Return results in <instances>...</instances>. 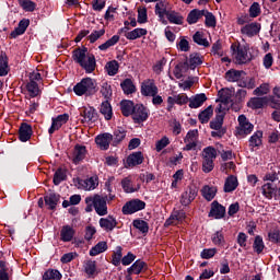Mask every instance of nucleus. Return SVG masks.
Here are the masks:
<instances>
[{
    "label": "nucleus",
    "mask_w": 280,
    "mask_h": 280,
    "mask_svg": "<svg viewBox=\"0 0 280 280\" xmlns=\"http://www.w3.org/2000/svg\"><path fill=\"white\" fill-rule=\"evenodd\" d=\"M72 58L77 65L84 69L85 73H93L95 71V56L89 52L86 48H77L73 50Z\"/></svg>",
    "instance_id": "obj_1"
},
{
    "label": "nucleus",
    "mask_w": 280,
    "mask_h": 280,
    "mask_svg": "<svg viewBox=\"0 0 280 280\" xmlns=\"http://www.w3.org/2000/svg\"><path fill=\"white\" fill-rule=\"evenodd\" d=\"M85 211L91 213L95 209L98 215H106L108 213V206H106V197L100 195L89 196L85 198Z\"/></svg>",
    "instance_id": "obj_2"
},
{
    "label": "nucleus",
    "mask_w": 280,
    "mask_h": 280,
    "mask_svg": "<svg viewBox=\"0 0 280 280\" xmlns=\"http://www.w3.org/2000/svg\"><path fill=\"white\" fill-rule=\"evenodd\" d=\"M97 89V81L91 78H83L79 83L73 86V91L75 95L82 97H91V95H95V91Z\"/></svg>",
    "instance_id": "obj_3"
},
{
    "label": "nucleus",
    "mask_w": 280,
    "mask_h": 280,
    "mask_svg": "<svg viewBox=\"0 0 280 280\" xmlns=\"http://www.w3.org/2000/svg\"><path fill=\"white\" fill-rule=\"evenodd\" d=\"M268 104L271 108H280V102L276 100L275 96L252 97L249 102H247L248 108H253V110L264 108V106H268Z\"/></svg>",
    "instance_id": "obj_4"
},
{
    "label": "nucleus",
    "mask_w": 280,
    "mask_h": 280,
    "mask_svg": "<svg viewBox=\"0 0 280 280\" xmlns=\"http://www.w3.org/2000/svg\"><path fill=\"white\" fill-rule=\"evenodd\" d=\"M255 126L246 119V116H238V126L236 127V137H246L253 132Z\"/></svg>",
    "instance_id": "obj_5"
},
{
    "label": "nucleus",
    "mask_w": 280,
    "mask_h": 280,
    "mask_svg": "<svg viewBox=\"0 0 280 280\" xmlns=\"http://www.w3.org/2000/svg\"><path fill=\"white\" fill-rule=\"evenodd\" d=\"M233 56L236 65H246V62H250L252 60V57L248 54V48L242 45H236V50Z\"/></svg>",
    "instance_id": "obj_6"
},
{
    "label": "nucleus",
    "mask_w": 280,
    "mask_h": 280,
    "mask_svg": "<svg viewBox=\"0 0 280 280\" xmlns=\"http://www.w3.org/2000/svg\"><path fill=\"white\" fill-rule=\"evenodd\" d=\"M184 143L186 144L183 149L185 152L196 150L198 148V129L189 130L184 138Z\"/></svg>",
    "instance_id": "obj_7"
},
{
    "label": "nucleus",
    "mask_w": 280,
    "mask_h": 280,
    "mask_svg": "<svg viewBox=\"0 0 280 280\" xmlns=\"http://www.w3.org/2000/svg\"><path fill=\"white\" fill-rule=\"evenodd\" d=\"M141 95L144 97H154V95H159V88L153 79H147L142 82Z\"/></svg>",
    "instance_id": "obj_8"
},
{
    "label": "nucleus",
    "mask_w": 280,
    "mask_h": 280,
    "mask_svg": "<svg viewBox=\"0 0 280 280\" xmlns=\"http://www.w3.org/2000/svg\"><path fill=\"white\" fill-rule=\"evenodd\" d=\"M197 196H198V188L194 185H190L186 187L185 190L183 191L180 197V203L184 207H189V203L194 202Z\"/></svg>",
    "instance_id": "obj_9"
},
{
    "label": "nucleus",
    "mask_w": 280,
    "mask_h": 280,
    "mask_svg": "<svg viewBox=\"0 0 280 280\" xmlns=\"http://www.w3.org/2000/svg\"><path fill=\"white\" fill-rule=\"evenodd\" d=\"M142 209H145V203L142 200L133 199L122 207V213L125 215H132L137 211H142Z\"/></svg>",
    "instance_id": "obj_10"
},
{
    "label": "nucleus",
    "mask_w": 280,
    "mask_h": 280,
    "mask_svg": "<svg viewBox=\"0 0 280 280\" xmlns=\"http://www.w3.org/2000/svg\"><path fill=\"white\" fill-rule=\"evenodd\" d=\"M121 187L126 194H135L141 189V185L135 184V177L129 175L121 180Z\"/></svg>",
    "instance_id": "obj_11"
},
{
    "label": "nucleus",
    "mask_w": 280,
    "mask_h": 280,
    "mask_svg": "<svg viewBox=\"0 0 280 280\" xmlns=\"http://www.w3.org/2000/svg\"><path fill=\"white\" fill-rule=\"evenodd\" d=\"M100 185V178L97 176H92L86 179L79 180V189H84V191H93V189H97Z\"/></svg>",
    "instance_id": "obj_12"
},
{
    "label": "nucleus",
    "mask_w": 280,
    "mask_h": 280,
    "mask_svg": "<svg viewBox=\"0 0 280 280\" xmlns=\"http://www.w3.org/2000/svg\"><path fill=\"white\" fill-rule=\"evenodd\" d=\"M86 159V147L77 144L73 149L71 161L74 165L82 163Z\"/></svg>",
    "instance_id": "obj_13"
},
{
    "label": "nucleus",
    "mask_w": 280,
    "mask_h": 280,
    "mask_svg": "<svg viewBox=\"0 0 280 280\" xmlns=\"http://www.w3.org/2000/svg\"><path fill=\"white\" fill-rule=\"evenodd\" d=\"M187 218L185 211L176 210L174 211L171 217L165 221V226H177V224L183 223V221Z\"/></svg>",
    "instance_id": "obj_14"
},
{
    "label": "nucleus",
    "mask_w": 280,
    "mask_h": 280,
    "mask_svg": "<svg viewBox=\"0 0 280 280\" xmlns=\"http://www.w3.org/2000/svg\"><path fill=\"white\" fill-rule=\"evenodd\" d=\"M132 119L136 124H141V121H145L149 117V110L143 105H136L133 109Z\"/></svg>",
    "instance_id": "obj_15"
},
{
    "label": "nucleus",
    "mask_w": 280,
    "mask_h": 280,
    "mask_svg": "<svg viewBox=\"0 0 280 280\" xmlns=\"http://www.w3.org/2000/svg\"><path fill=\"white\" fill-rule=\"evenodd\" d=\"M80 115L83 117V121L85 122H93L97 121V110H95L92 106H84L80 109Z\"/></svg>",
    "instance_id": "obj_16"
},
{
    "label": "nucleus",
    "mask_w": 280,
    "mask_h": 280,
    "mask_svg": "<svg viewBox=\"0 0 280 280\" xmlns=\"http://www.w3.org/2000/svg\"><path fill=\"white\" fill-rule=\"evenodd\" d=\"M69 121V114H62L52 118L51 127L48 129L49 135H54L55 130H60L65 124Z\"/></svg>",
    "instance_id": "obj_17"
},
{
    "label": "nucleus",
    "mask_w": 280,
    "mask_h": 280,
    "mask_svg": "<svg viewBox=\"0 0 280 280\" xmlns=\"http://www.w3.org/2000/svg\"><path fill=\"white\" fill-rule=\"evenodd\" d=\"M261 30V25L259 23L253 22L241 28V34L244 36H248L253 38V36H257V33Z\"/></svg>",
    "instance_id": "obj_18"
},
{
    "label": "nucleus",
    "mask_w": 280,
    "mask_h": 280,
    "mask_svg": "<svg viewBox=\"0 0 280 280\" xmlns=\"http://www.w3.org/2000/svg\"><path fill=\"white\" fill-rule=\"evenodd\" d=\"M110 141H113V135L103 133L95 138V142L101 150H108L110 148Z\"/></svg>",
    "instance_id": "obj_19"
},
{
    "label": "nucleus",
    "mask_w": 280,
    "mask_h": 280,
    "mask_svg": "<svg viewBox=\"0 0 280 280\" xmlns=\"http://www.w3.org/2000/svg\"><path fill=\"white\" fill-rule=\"evenodd\" d=\"M246 75V72L244 70H235L231 69L225 72V80L226 82H238Z\"/></svg>",
    "instance_id": "obj_20"
},
{
    "label": "nucleus",
    "mask_w": 280,
    "mask_h": 280,
    "mask_svg": "<svg viewBox=\"0 0 280 280\" xmlns=\"http://www.w3.org/2000/svg\"><path fill=\"white\" fill-rule=\"evenodd\" d=\"M168 12L170 10H167L164 2L160 1L155 4V14L159 16L160 22L163 23V25H167V20H165V16H167Z\"/></svg>",
    "instance_id": "obj_21"
},
{
    "label": "nucleus",
    "mask_w": 280,
    "mask_h": 280,
    "mask_svg": "<svg viewBox=\"0 0 280 280\" xmlns=\"http://www.w3.org/2000/svg\"><path fill=\"white\" fill-rule=\"evenodd\" d=\"M224 213H226V208L218 203V201H213L209 215H211L212 218H215V220H221Z\"/></svg>",
    "instance_id": "obj_22"
},
{
    "label": "nucleus",
    "mask_w": 280,
    "mask_h": 280,
    "mask_svg": "<svg viewBox=\"0 0 280 280\" xmlns=\"http://www.w3.org/2000/svg\"><path fill=\"white\" fill-rule=\"evenodd\" d=\"M237 187H240V182L237 180V177L231 175L225 179L223 189L225 194H231L232 191H235Z\"/></svg>",
    "instance_id": "obj_23"
},
{
    "label": "nucleus",
    "mask_w": 280,
    "mask_h": 280,
    "mask_svg": "<svg viewBox=\"0 0 280 280\" xmlns=\"http://www.w3.org/2000/svg\"><path fill=\"white\" fill-rule=\"evenodd\" d=\"M166 19L168 23H172L173 25H183V23H185V18L183 16V14L174 10H170L167 12Z\"/></svg>",
    "instance_id": "obj_24"
},
{
    "label": "nucleus",
    "mask_w": 280,
    "mask_h": 280,
    "mask_svg": "<svg viewBox=\"0 0 280 280\" xmlns=\"http://www.w3.org/2000/svg\"><path fill=\"white\" fill-rule=\"evenodd\" d=\"M20 141L25 143L32 139V126L28 124H22L19 131Z\"/></svg>",
    "instance_id": "obj_25"
},
{
    "label": "nucleus",
    "mask_w": 280,
    "mask_h": 280,
    "mask_svg": "<svg viewBox=\"0 0 280 280\" xmlns=\"http://www.w3.org/2000/svg\"><path fill=\"white\" fill-rule=\"evenodd\" d=\"M27 27H30V20H21L18 27L11 33V38H18V36H23Z\"/></svg>",
    "instance_id": "obj_26"
},
{
    "label": "nucleus",
    "mask_w": 280,
    "mask_h": 280,
    "mask_svg": "<svg viewBox=\"0 0 280 280\" xmlns=\"http://www.w3.org/2000/svg\"><path fill=\"white\" fill-rule=\"evenodd\" d=\"M202 16H205V10H198V9L191 10L187 16L188 25H195V23H198V21H200Z\"/></svg>",
    "instance_id": "obj_27"
},
{
    "label": "nucleus",
    "mask_w": 280,
    "mask_h": 280,
    "mask_svg": "<svg viewBox=\"0 0 280 280\" xmlns=\"http://www.w3.org/2000/svg\"><path fill=\"white\" fill-rule=\"evenodd\" d=\"M143 163V154L141 152H135L127 158V165L129 167H136V165H141Z\"/></svg>",
    "instance_id": "obj_28"
},
{
    "label": "nucleus",
    "mask_w": 280,
    "mask_h": 280,
    "mask_svg": "<svg viewBox=\"0 0 280 280\" xmlns=\"http://www.w3.org/2000/svg\"><path fill=\"white\" fill-rule=\"evenodd\" d=\"M207 102V95L205 93L197 94L189 100V108H200Z\"/></svg>",
    "instance_id": "obj_29"
},
{
    "label": "nucleus",
    "mask_w": 280,
    "mask_h": 280,
    "mask_svg": "<svg viewBox=\"0 0 280 280\" xmlns=\"http://www.w3.org/2000/svg\"><path fill=\"white\" fill-rule=\"evenodd\" d=\"M215 194H218V188L214 186H203L201 189V196H203L205 200L211 202L215 198Z\"/></svg>",
    "instance_id": "obj_30"
},
{
    "label": "nucleus",
    "mask_w": 280,
    "mask_h": 280,
    "mask_svg": "<svg viewBox=\"0 0 280 280\" xmlns=\"http://www.w3.org/2000/svg\"><path fill=\"white\" fill-rule=\"evenodd\" d=\"M100 226L102 229H105V231H113V229H115V226H117V220H115V218L113 217H107V218H102L100 220Z\"/></svg>",
    "instance_id": "obj_31"
},
{
    "label": "nucleus",
    "mask_w": 280,
    "mask_h": 280,
    "mask_svg": "<svg viewBox=\"0 0 280 280\" xmlns=\"http://www.w3.org/2000/svg\"><path fill=\"white\" fill-rule=\"evenodd\" d=\"M121 113L125 117H130L135 113V103L132 101H122L120 103Z\"/></svg>",
    "instance_id": "obj_32"
},
{
    "label": "nucleus",
    "mask_w": 280,
    "mask_h": 280,
    "mask_svg": "<svg viewBox=\"0 0 280 280\" xmlns=\"http://www.w3.org/2000/svg\"><path fill=\"white\" fill-rule=\"evenodd\" d=\"M201 156L203 161H215L218 159V151L213 147H207L202 150Z\"/></svg>",
    "instance_id": "obj_33"
},
{
    "label": "nucleus",
    "mask_w": 280,
    "mask_h": 280,
    "mask_svg": "<svg viewBox=\"0 0 280 280\" xmlns=\"http://www.w3.org/2000/svg\"><path fill=\"white\" fill-rule=\"evenodd\" d=\"M100 113L105 117L107 121L113 119V106L108 101H105L101 104Z\"/></svg>",
    "instance_id": "obj_34"
},
{
    "label": "nucleus",
    "mask_w": 280,
    "mask_h": 280,
    "mask_svg": "<svg viewBox=\"0 0 280 280\" xmlns=\"http://www.w3.org/2000/svg\"><path fill=\"white\" fill-rule=\"evenodd\" d=\"M148 30L145 28H135L131 32L125 34L128 40H137V38H141V36H147Z\"/></svg>",
    "instance_id": "obj_35"
},
{
    "label": "nucleus",
    "mask_w": 280,
    "mask_h": 280,
    "mask_svg": "<svg viewBox=\"0 0 280 280\" xmlns=\"http://www.w3.org/2000/svg\"><path fill=\"white\" fill-rule=\"evenodd\" d=\"M60 201V195L50 192L45 197V205L51 210L56 209L58 202Z\"/></svg>",
    "instance_id": "obj_36"
},
{
    "label": "nucleus",
    "mask_w": 280,
    "mask_h": 280,
    "mask_svg": "<svg viewBox=\"0 0 280 280\" xmlns=\"http://www.w3.org/2000/svg\"><path fill=\"white\" fill-rule=\"evenodd\" d=\"M106 250H108V244H106V242H98L90 249V256L97 257V255H101V253H106Z\"/></svg>",
    "instance_id": "obj_37"
},
{
    "label": "nucleus",
    "mask_w": 280,
    "mask_h": 280,
    "mask_svg": "<svg viewBox=\"0 0 280 280\" xmlns=\"http://www.w3.org/2000/svg\"><path fill=\"white\" fill-rule=\"evenodd\" d=\"M73 235H75L73 228L66 225L61 229L60 237L62 242H71L73 240Z\"/></svg>",
    "instance_id": "obj_38"
},
{
    "label": "nucleus",
    "mask_w": 280,
    "mask_h": 280,
    "mask_svg": "<svg viewBox=\"0 0 280 280\" xmlns=\"http://www.w3.org/2000/svg\"><path fill=\"white\" fill-rule=\"evenodd\" d=\"M83 268L88 277H95L97 275V265L94 260L85 261Z\"/></svg>",
    "instance_id": "obj_39"
},
{
    "label": "nucleus",
    "mask_w": 280,
    "mask_h": 280,
    "mask_svg": "<svg viewBox=\"0 0 280 280\" xmlns=\"http://www.w3.org/2000/svg\"><path fill=\"white\" fill-rule=\"evenodd\" d=\"M238 86H241V89H248V90L255 89V78L246 77V73H245V75L241 78V81L238 82Z\"/></svg>",
    "instance_id": "obj_40"
},
{
    "label": "nucleus",
    "mask_w": 280,
    "mask_h": 280,
    "mask_svg": "<svg viewBox=\"0 0 280 280\" xmlns=\"http://www.w3.org/2000/svg\"><path fill=\"white\" fill-rule=\"evenodd\" d=\"M192 40L194 43H196V45H200L201 47H209V40L207 39V37H205V33H202L201 31H197L194 34Z\"/></svg>",
    "instance_id": "obj_41"
},
{
    "label": "nucleus",
    "mask_w": 280,
    "mask_h": 280,
    "mask_svg": "<svg viewBox=\"0 0 280 280\" xmlns=\"http://www.w3.org/2000/svg\"><path fill=\"white\" fill-rule=\"evenodd\" d=\"M62 273L58 271L57 269H48L43 275V280H61Z\"/></svg>",
    "instance_id": "obj_42"
},
{
    "label": "nucleus",
    "mask_w": 280,
    "mask_h": 280,
    "mask_svg": "<svg viewBox=\"0 0 280 280\" xmlns=\"http://www.w3.org/2000/svg\"><path fill=\"white\" fill-rule=\"evenodd\" d=\"M124 93L126 95H132L137 91V88H135V83H132V80L126 79L121 84H120Z\"/></svg>",
    "instance_id": "obj_43"
},
{
    "label": "nucleus",
    "mask_w": 280,
    "mask_h": 280,
    "mask_svg": "<svg viewBox=\"0 0 280 280\" xmlns=\"http://www.w3.org/2000/svg\"><path fill=\"white\" fill-rule=\"evenodd\" d=\"M26 91L28 92V95H31V97H38V95H40V88H38V83L36 82H28L26 84Z\"/></svg>",
    "instance_id": "obj_44"
},
{
    "label": "nucleus",
    "mask_w": 280,
    "mask_h": 280,
    "mask_svg": "<svg viewBox=\"0 0 280 280\" xmlns=\"http://www.w3.org/2000/svg\"><path fill=\"white\" fill-rule=\"evenodd\" d=\"M8 75V55L5 52L0 54V78Z\"/></svg>",
    "instance_id": "obj_45"
},
{
    "label": "nucleus",
    "mask_w": 280,
    "mask_h": 280,
    "mask_svg": "<svg viewBox=\"0 0 280 280\" xmlns=\"http://www.w3.org/2000/svg\"><path fill=\"white\" fill-rule=\"evenodd\" d=\"M145 268V262L142 260H136L133 266L128 268L129 275H140V272Z\"/></svg>",
    "instance_id": "obj_46"
},
{
    "label": "nucleus",
    "mask_w": 280,
    "mask_h": 280,
    "mask_svg": "<svg viewBox=\"0 0 280 280\" xmlns=\"http://www.w3.org/2000/svg\"><path fill=\"white\" fill-rule=\"evenodd\" d=\"M65 180H67V171L62 168H58L54 175V179H52L54 185H60V183Z\"/></svg>",
    "instance_id": "obj_47"
},
{
    "label": "nucleus",
    "mask_w": 280,
    "mask_h": 280,
    "mask_svg": "<svg viewBox=\"0 0 280 280\" xmlns=\"http://www.w3.org/2000/svg\"><path fill=\"white\" fill-rule=\"evenodd\" d=\"M213 116V107L208 106L203 112L199 114V121L202 124H208L209 119Z\"/></svg>",
    "instance_id": "obj_48"
},
{
    "label": "nucleus",
    "mask_w": 280,
    "mask_h": 280,
    "mask_svg": "<svg viewBox=\"0 0 280 280\" xmlns=\"http://www.w3.org/2000/svg\"><path fill=\"white\" fill-rule=\"evenodd\" d=\"M253 248L257 253V255H261V253H264L266 245L264 244V238L261 236L258 235L255 237Z\"/></svg>",
    "instance_id": "obj_49"
},
{
    "label": "nucleus",
    "mask_w": 280,
    "mask_h": 280,
    "mask_svg": "<svg viewBox=\"0 0 280 280\" xmlns=\"http://www.w3.org/2000/svg\"><path fill=\"white\" fill-rule=\"evenodd\" d=\"M101 94L104 96L106 101L110 100L113 97V88L108 82H103L101 85Z\"/></svg>",
    "instance_id": "obj_50"
},
{
    "label": "nucleus",
    "mask_w": 280,
    "mask_h": 280,
    "mask_svg": "<svg viewBox=\"0 0 280 280\" xmlns=\"http://www.w3.org/2000/svg\"><path fill=\"white\" fill-rule=\"evenodd\" d=\"M117 43H119V35H114L107 42L100 45L98 49H101V51H106V49H109V47H114V45H117Z\"/></svg>",
    "instance_id": "obj_51"
},
{
    "label": "nucleus",
    "mask_w": 280,
    "mask_h": 280,
    "mask_svg": "<svg viewBox=\"0 0 280 280\" xmlns=\"http://www.w3.org/2000/svg\"><path fill=\"white\" fill-rule=\"evenodd\" d=\"M264 137V132L256 131L249 139V145L252 148H257L261 145V138Z\"/></svg>",
    "instance_id": "obj_52"
},
{
    "label": "nucleus",
    "mask_w": 280,
    "mask_h": 280,
    "mask_svg": "<svg viewBox=\"0 0 280 280\" xmlns=\"http://www.w3.org/2000/svg\"><path fill=\"white\" fill-rule=\"evenodd\" d=\"M133 226L135 229L140 231V233H148V231H150V226L148 225V222L141 219L133 220Z\"/></svg>",
    "instance_id": "obj_53"
},
{
    "label": "nucleus",
    "mask_w": 280,
    "mask_h": 280,
    "mask_svg": "<svg viewBox=\"0 0 280 280\" xmlns=\"http://www.w3.org/2000/svg\"><path fill=\"white\" fill-rule=\"evenodd\" d=\"M106 72L109 75H117L118 71H119V63H117V61H109L106 67Z\"/></svg>",
    "instance_id": "obj_54"
},
{
    "label": "nucleus",
    "mask_w": 280,
    "mask_h": 280,
    "mask_svg": "<svg viewBox=\"0 0 280 280\" xmlns=\"http://www.w3.org/2000/svg\"><path fill=\"white\" fill-rule=\"evenodd\" d=\"M222 124H224V117L217 115L215 119L210 122V128L212 130H222Z\"/></svg>",
    "instance_id": "obj_55"
},
{
    "label": "nucleus",
    "mask_w": 280,
    "mask_h": 280,
    "mask_svg": "<svg viewBox=\"0 0 280 280\" xmlns=\"http://www.w3.org/2000/svg\"><path fill=\"white\" fill-rule=\"evenodd\" d=\"M231 106H233V103H225L223 101H220V104L218 105L215 112L218 113V115H222V117H224V115H226V110H229Z\"/></svg>",
    "instance_id": "obj_56"
},
{
    "label": "nucleus",
    "mask_w": 280,
    "mask_h": 280,
    "mask_svg": "<svg viewBox=\"0 0 280 280\" xmlns=\"http://www.w3.org/2000/svg\"><path fill=\"white\" fill-rule=\"evenodd\" d=\"M268 93H270V84L268 83H262L260 86L256 88L254 90V95H268Z\"/></svg>",
    "instance_id": "obj_57"
},
{
    "label": "nucleus",
    "mask_w": 280,
    "mask_h": 280,
    "mask_svg": "<svg viewBox=\"0 0 280 280\" xmlns=\"http://www.w3.org/2000/svg\"><path fill=\"white\" fill-rule=\"evenodd\" d=\"M262 196H265V198H268V200H270L272 198V194H275V188L272 187V183H267L265 184L262 187Z\"/></svg>",
    "instance_id": "obj_58"
},
{
    "label": "nucleus",
    "mask_w": 280,
    "mask_h": 280,
    "mask_svg": "<svg viewBox=\"0 0 280 280\" xmlns=\"http://www.w3.org/2000/svg\"><path fill=\"white\" fill-rule=\"evenodd\" d=\"M203 16L206 18V25L207 27H215V15L213 13L205 10Z\"/></svg>",
    "instance_id": "obj_59"
},
{
    "label": "nucleus",
    "mask_w": 280,
    "mask_h": 280,
    "mask_svg": "<svg viewBox=\"0 0 280 280\" xmlns=\"http://www.w3.org/2000/svg\"><path fill=\"white\" fill-rule=\"evenodd\" d=\"M261 14V5L258 2H254L249 8V16L257 19Z\"/></svg>",
    "instance_id": "obj_60"
},
{
    "label": "nucleus",
    "mask_w": 280,
    "mask_h": 280,
    "mask_svg": "<svg viewBox=\"0 0 280 280\" xmlns=\"http://www.w3.org/2000/svg\"><path fill=\"white\" fill-rule=\"evenodd\" d=\"M219 102H225L226 104H233L231 100V91L230 90H221L219 92Z\"/></svg>",
    "instance_id": "obj_61"
},
{
    "label": "nucleus",
    "mask_w": 280,
    "mask_h": 280,
    "mask_svg": "<svg viewBox=\"0 0 280 280\" xmlns=\"http://www.w3.org/2000/svg\"><path fill=\"white\" fill-rule=\"evenodd\" d=\"M121 257H122V255H121V246H118V247H116V249H115V252H114V254L112 256V264L114 266H119V264H121Z\"/></svg>",
    "instance_id": "obj_62"
},
{
    "label": "nucleus",
    "mask_w": 280,
    "mask_h": 280,
    "mask_svg": "<svg viewBox=\"0 0 280 280\" xmlns=\"http://www.w3.org/2000/svg\"><path fill=\"white\" fill-rule=\"evenodd\" d=\"M199 65H202V57L200 55H191L189 58V68L196 69Z\"/></svg>",
    "instance_id": "obj_63"
},
{
    "label": "nucleus",
    "mask_w": 280,
    "mask_h": 280,
    "mask_svg": "<svg viewBox=\"0 0 280 280\" xmlns=\"http://www.w3.org/2000/svg\"><path fill=\"white\" fill-rule=\"evenodd\" d=\"M177 49L179 51H189L191 47L189 46V42L185 37H180L179 42L177 43Z\"/></svg>",
    "instance_id": "obj_64"
}]
</instances>
